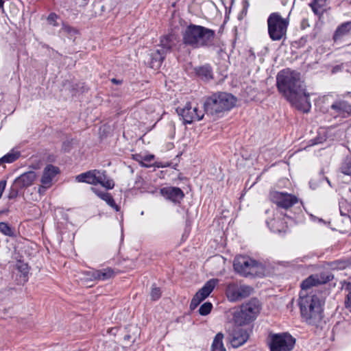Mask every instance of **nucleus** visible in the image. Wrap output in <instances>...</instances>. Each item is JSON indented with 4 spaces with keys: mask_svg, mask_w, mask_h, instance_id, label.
<instances>
[{
    "mask_svg": "<svg viewBox=\"0 0 351 351\" xmlns=\"http://www.w3.org/2000/svg\"><path fill=\"white\" fill-rule=\"evenodd\" d=\"M277 86L280 93L297 109L308 112L311 107L309 95L300 73L289 69L280 71L277 75Z\"/></svg>",
    "mask_w": 351,
    "mask_h": 351,
    "instance_id": "f257e3e1",
    "label": "nucleus"
},
{
    "mask_svg": "<svg viewBox=\"0 0 351 351\" xmlns=\"http://www.w3.org/2000/svg\"><path fill=\"white\" fill-rule=\"evenodd\" d=\"M324 304L321 293L306 295L304 291L300 292L298 305L301 316L308 325L317 326L321 323L323 319Z\"/></svg>",
    "mask_w": 351,
    "mask_h": 351,
    "instance_id": "f03ea898",
    "label": "nucleus"
},
{
    "mask_svg": "<svg viewBox=\"0 0 351 351\" xmlns=\"http://www.w3.org/2000/svg\"><path fill=\"white\" fill-rule=\"evenodd\" d=\"M215 31L190 23L182 32V43L192 49L209 47L213 45Z\"/></svg>",
    "mask_w": 351,
    "mask_h": 351,
    "instance_id": "7ed1b4c3",
    "label": "nucleus"
},
{
    "mask_svg": "<svg viewBox=\"0 0 351 351\" xmlns=\"http://www.w3.org/2000/svg\"><path fill=\"white\" fill-rule=\"evenodd\" d=\"M237 98L232 94L218 92L208 97L204 104V112L212 116L221 117L230 110L235 105Z\"/></svg>",
    "mask_w": 351,
    "mask_h": 351,
    "instance_id": "20e7f679",
    "label": "nucleus"
},
{
    "mask_svg": "<svg viewBox=\"0 0 351 351\" xmlns=\"http://www.w3.org/2000/svg\"><path fill=\"white\" fill-rule=\"evenodd\" d=\"M233 266L237 273L245 277H261L264 275L263 265L248 256H236Z\"/></svg>",
    "mask_w": 351,
    "mask_h": 351,
    "instance_id": "39448f33",
    "label": "nucleus"
},
{
    "mask_svg": "<svg viewBox=\"0 0 351 351\" xmlns=\"http://www.w3.org/2000/svg\"><path fill=\"white\" fill-rule=\"evenodd\" d=\"M267 23L268 34L272 40H280L286 36L289 21L288 19L282 18L279 12L270 14Z\"/></svg>",
    "mask_w": 351,
    "mask_h": 351,
    "instance_id": "423d86ee",
    "label": "nucleus"
},
{
    "mask_svg": "<svg viewBox=\"0 0 351 351\" xmlns=\"http://www.w3.org/2000/svg\"><path fill=\"white\" fill-rule=\"evenodd\" d=\"M261 310V304L256 298H252L243 304L239 312L234 315L235 322L241 326L254 320Z\"/></svg>",
    "mask_w": 351,
    "mask_h": 351,
    "instance_id": "0eeeda50",
    "label": "nucleus"
},
{
    "mask_svg": "<svg viewBox=\"0 0 351 351\" xmlns=\"http://www.w3.org/2000/svg\"><path fill=\"white\" fill-rule=\"evenodd\" d=\"M75 180L78 182H86L93 185L100 184L107 189H112L114 186L113 180L107 178L106 171L96 169L77 175Z\"/></svg>",
    "mask_w": 351,
    "mask_h": 351,
    "instance_id": "6e6552de",
    "label": "nucleus"
},
{
    "mask_svg": "<svg viewBox=\"0 0 351 351\" xmlns=\"http://www.w3.org/2000/svg\"><path fill=\"white\" fill-rule=\"evenodd\" d=\"M270 351H291L295 339L289 332L270 333L269 335Z\"/></svg>",
    "mask_w": 351,
    "mask_h": 351,
    "instance_id": "1a4fd4ad",
    "label": "nucleus"
},
{
    "mask_svg": "<svg viewBox=\"0 0 351 351\" xmlns=\"http://www.w3.org/2000/svg\"><path fill=\"white\" fill-rule=\"evenodd\" d=\"M253 290L250 286L231 282L226 287V294L229 301L236 302L250 296Z\"/></svg>",
    "mask_w": 351,
    "mask_h": 351,
    "instance_id": "9d476101",
    "label": "nucleus"
},
{
    "mask_svg": "<svg viewBox=\"0 0 351 351\" xmlns=\"http://www.w3.org/2000/svg\"><path fill=\"white\" fill-rule=\"evenodd\" d=\"M271 201L277 206L288 209L298 202V198L292 194L277 191H271L269 195Z\"/></svg>",
    "mask_w": 351,
    "mask_h": 351,
    "instance_id": "9b49d317",
    "label": "nucleus"
},
{
    "mask_svg": "<svg viewBox=\"0 0 351 351\" xmlns=\"http://www.w3.org/2000/svg\"><path fill=\"white\" fill-rule=\"evenodd\" d=\"M176 112L183 119L184 124H191L194 121H199L204 117V113L197 108H192L190 103H186L184 108L178 107Z\"/></svg>",
    "mask_w": 351,
    "mask_h": 351,
    "instance_id": "f8f14e48",
    "label": "nucleus"
},
{
    "mask_svg": "<svg viewBox=\"0 0 351 351\" xmlns=\"http://www.w3.org/2000/svg\"><path fill=\"white\" fill-rule=\"evenodd\" d=\"M218 280L210 279L195 293L190 304L191 309H195L202 301L205 300L213 291Z\"/></svg>",
    "mask_w": 351,
    "mask_h": 351,
    "instance_id": "ddd939ff",
    "label": "nucleus"
},
{
    "mask_svg": "<svg viewBox=\"0 0 351 351\" xmlns=\"http://www.w3.org/2000/svg\"><path fill=\"white\" fill-rule=\"evenodd\" d=\"M328 112L335 117L350 116L351 115V104L343 99H337L332 104Z\"/></svg>",
    "mask_w": 351,
    "mask_h": 351,
    "instance_id": "4468645a",
    "label": "nucleus"
},
{
    "mask_svg": "<svg viewBox=\"0 0 351 351\" xmlns=\"http://www.w3.org/2000/svg\"><path fill=\"white\" fill-rule=\"evenodd\" d=\"M247 331L240 326H234L228 335V340L231 346L237 348L243 345L248 339Z\"/></svg>",
    "mask_w": 351,
    "mask_h": 351,
    "instance_id": "2eb2a0df",
    "label": "nucleus"
},
{
    "mask_svg": "<svg viewBox=\"0 0 351 351\" xmlns=\"http://www.w3.org/2000/svg\"><path fill=\"white\" fill-rule=\"evenodd\" d=\"M36 178V174L33 171H29L17 177L14 182L13 186L16 190L31 186Z\"/></svg>",
    "mask_w": 351,
    "mask_h": 351,
    "instance_id": "dca6fc26",
    "label": "nucleus"
},
{
    "mask_svg": "<svg viewBox=\"0 0 351 351\" xmlns=\"http://www.w3.org/2000/svg\"><path fill=\"white\" fill-rule=\"evenodd\" d=\"M161 195L175 203L180 202L184 197L183 191L178 187L167 186L160 189Z\"/></svg>",
    "mask_w": 351,
    "mask_h": 351,
    "instance_id": "f3484780",
    "label": "nucleus"
},
{
    "mask_svg": "<svg viewBox=\"0 0 351 351\" xmlns=\"http://www.w3.org/2000/svg\"><path fill=\"white\" fill-rule=\"evenodd\" d=\"M59 173V169L52 165H47L43 170V173L40 180L42 184L45 188H49L51 186L53 179Z\"/></svg>",
    "mask_w": 351,
    "mask_h": 351,
    "instance_id": "a211bd4d",
    "label": "nucleus"
},
{
    "mask_svg": "<svg viewBox=\"0 0 351 351\" xmlns=\"http://www.w3.org/2000/svg\"><path fill=\"white\" fill-rule=\"evenodd\" d=\"M166 55L167 53L156 48L150 53V66L154 69H159L165 60Z\"/></svg>",
    "mask_w": 351,
    "mask_h": 351,
    "instance_id": "6ab92c4d",
    "label": "nucleus"
},
{
    "mask_svg": "<svg viewBox=\"0 0 351 351\" xmlns=\"http://www.w3.org/2000/svg\"><path fill=\"white\" fill-rule=\"evenodd\" d=\"M351 32V21L343 23L339 25L334 34L333 40L335 42H338L342 40L344 36H348Z\"/></svg>",
    "mask_w": 351,
    "mask_h": 351,
    "instance_id": "aec40b11",
    "label": "nucleus"
},
{
    "mask_svg": "<svg viewBox=\"0 0 351 351\" xmlns=\"http://www.w3.org/2000/svg\"><path fill=\"white\" fill-rule=\"evenodd\" d=\"M319 280L318 278L314 277L313 276H310L306 279L303 280L301 283V291H304V293H306V295H310L313 293H319L317 291L310 290L313 286H315L317 284H319Z\"/></svg>",
    "mask_w": 351,
    "mask_h": 351,
    "instance_id": "412c9836",
    "label": "nucleus"
},
{
    "mask_svg": "<svg viewBox=\"0 0 351 351\" xmlns=\"http://www.w3.org/2000/svg\"><path fill=\"white\" fill-rule=\"evenodd\" d=\"M195 74L204 81L213 79V70L209 64L195 68Z\"/></svg>",
    "mask_w": 351,
    "mask_h": 351,
    "instance_id": "4be33fe9",
    "label": "nucleus"
},
{
    "mask_svg": "<svg viewBox=\"0 0 351 351\" xmlns=\"http://www.w3.org/2000/svg\"><path fill=\"white\" fill-rule=\"evenodd\" d=\"M90 189L99 197L105 201L110 207L114 208L117 211H119V208L116 204L113 197L110 193L100 191L95 187H91Z\"/></svg>",
    "mask_w": 351,
    "mask_h": 351,
    "instance_id": "5701e85b",
    "label": "nucleus"
},
{
    "mask_svg": "<svg viewBox=\"0 0 351 351\" xmlns=\"http://www.w3.org/2000/svg\"><path fill=\"white\" fill-rule=\"evenodd\" d=\"M172 37L173 36L171 35H166L162 36L160 38V45L158 46L157 49H159L165 53L170 52L173 45Z\"/></svg>",
    "mask_w": 351,
    "mask_h": 351,
    "instance_id": "b1692460",
    "label": "nucleus"
},
{
    "mask_svg": "<svg viewBox=\"0 0 351 351\" xmlns=\"http://www.w3.org/2000/svg\"><path fill=\"white\" fill-rule=\"evenodd\" d=\"M223 338L224 335L222 332H218L213 339L210 351H226L223 343Z\"/></svg>",
    "mask_w": 351,
    "mask_h": 351,
    "instance_id": "393cba45",
    "label": "nucleus"
},
{
    "mask_svg": "<svg viewBox=\"0 0 351 351\" xmlns=\"http://www.w3.org/2000/svg\"><path fill=\"white\" fill-rule=\"evenodd\" d=\"M115 275L114 269L110 267L104 268L102 269H97V281H106Z\"/></svg>",
    "mask_w": 351,
    "mask_h": 351,
    "instance_id": "a878e982",
    "label": "nucleus"
},
{
    "mask_svg": "<svg viewBox=\"0 0 351 351\" xmlns=\"http://www.w3.org/2000/svg\"><path fill=\"white\" fill-rule=\"evenodd\" d=\"M342 289L347 292L344 302L345 306L351 311V283L344 282Z\"/></svg>",
    "mask_w": 351,
    "mask_h": 351,
    "instance_id": "bb28decb",
    "label": "nucleus"
},
{
    "mask_svg": "<svg viewBox=\"0 0 351 351\" xmlns=\"http://www.w3.org/2000/svg\"><path fill=\"white\" fill-rule=\"evenodd\" d=\"M20 156L19 152L12 150L1 158L3 163H11L16 160Z\"/></svg>",
    "mask_w": 351,
    "mask_h": 351,
    "instance_id": "cd10ccee",
    "label": "nucleus"
},
{
    "mask_svg": "<svg viewBox=\"0 0 351 351\" xmlns=\"http://www.w3.org/2000/svg\"><path fill=\"white\" fill-rule=\"evenodd\" d=\"M0 232L5 236L15 237V230L8 223L0 222Z\"/></svg>",
    "mask_w": 351,
    "mask_h": 351,
    "instance_id": "c85d7f7f",
    "label": "nucleus"
},
{
    "mask_svg": "<svg viewBox=\"0 0 351 351\" xmlns=\"http://www.w3.org/2000/svg\"><path fill=\"white\" fill-rule=\"evenodd\" d=\"M341 171L345 175L351 176V157H347L343 161Z\"/></svg>",
    "mask_w": 351,
    "mask_h": 351,
    "instance_id": "c756f323",
    "label": "nucleus"
},
{
    "mask_svg": "<svg viewBox=\"0 0 351 351\" xmlns=\"http://www.w3.org/2000/svg\"><path fill=\"white\" fill-rule=\"evenodd\" d=\"M349 265L346 261L337 260L332 262L330 265V268L332 269L342 270L346 269Z\"/></svg>",
    "mask_w": 351,
    "mask_h": 351,
    "instance_id": "7c9ffc66",
    "label": "nucleus"
},
{
    "mask_svg": "<svg viewBox=\"0 0 351 351\" xmlns=\"http://www.w3.org/2000/svg\"><path fill=\"white\" fill-rule=\"evenodd\" d=\"M83 274L86 280L97 282V269H92L88 271H85Z\"/></svg>",
    "mask_w": 351,
    "mask_h": 351,
    "instance_id": "2f4dec72",
    "label": "nucleus"
},
{
    "mask_svg": "<svg viewBox=\"0 0 351 351\" xmlns=\"http://www.w3.org/2000/svg\"><path fill=\"white\" fill-rule=\"evenodd\" d=\"M16 269L20 271L24 276H27L29 272L28 265L23 261H19L16 265Z\"/></svg>",
    "mask_w": 351,
    "mask_h": 351,
    "instance_id": "473e14b6",
    "label": "nucleus"
},
{
    "mask_svg": "<svg viewBox=\"0 0 351 351\" xmlns=\"http://www.w3.org/2000/svg\"><path fill=\"white\" fill-rule=\"evenodd\" d=\"M322 0H313V1L309 4L313 12L319 15L321 14L320 9L323 6V4L320 3Z\"/></svg>",
    "mask_w": 351,
    "mask_h": 351,
    "instance_id": "72a5a7b5",
    "label": "nucleus"
},
{
    "mask_svg": "<svg viewBox=\"0 0 351 351\" xmlns=\"http://www.w3.org/2000/svg\"><path fill=\"white\" fill-rule=\"evenodd\" d=\"M212 307L210 302H205L199 308V313L201 315H206L210 312Z\"/></svg>",
    "mask_w": 351,
    "mask_h": 351,
    "instance_id": "f704fd0d",
    "label": "nucleus"
},
{
    "mask_svg": "<svg viewBox=\"0 0 351 351\" xmlns=\"http://www.w3.org/2000/svg\"><path fill=\"white\" fill-rule=\"evenodd\" d=\"M150 296L152 300H157L161 296V291L160 288L156 287L155 286H152Z\"/></svg>",
    "mask_w": 351,
    "mask_h": 351,
    "instance_id": "c9c22d12",
    "label": "nucleus"
},
{
    "mask_svg": "<svg viewBox=\"0 0 351 351\" xmlns=\"http://www.w3.org/2000/svg\"><path fill=\"white\" fill-rule=\"evenodd\" d=\"M58 18V15L56 13L52 12V13L49 14L47 20L49 25H51L53 26H58V23H57Z\"/></svg>",
    "mask_w": 351,
    "mask_h": 351,
    "instance_id": "e433bc0d",
    "label": "nucleus"
},
{
    "mask_svg": "<svg viewBox=\"0 0 351 351\" xmlns=\"http://www.w3.org/2000/svg\"><path fill=\"white\" fill-rule=\"evenodd\" d=\"M277 221L276 220H272L270 222H267V226L269 227V228L271 229V231L276 232H280V230L279 229H277V228H274V224L276 223Z\"/></svg>",
    "mask_w": 351,
    "mask_h": 351,
    "instance_id": "4c0bfd02",
    "label": "nucleus"
},
{
    "mask_svg": "<svg viewBox=\"0 0 351 351\" xmlns=\"http://www.w3.org/2000/svg\"><path fill=\"white\" fill-rule=\"evenodd\" d=\"M154 158V156L152 155V154L145 155L143 157H142V159H143V161L148 162H149L152 160H153Z\"/></svg>",
    "mask_w": 351,
    "mask_h": 351,
    "instance_id": "58836bf2",
    "label": "nucleus"
},
{
    "mask_svg": "<svg viewBox=\"0 0 351 351\" xmlns=\"http://www.w3.org/2000/svg\"><path fill=\"white\" fill-rule=\"evenodd\" d=\"M47 189V188L44 187V185H43V184H42V185L38 188V193H43V192L45 191V189Z\"/></svg>",
    "mask_w": 351,
    "mask_h": 351,
    "instance_id": "ea45409f",
    "label": "nucleus"
},
{
    "mask_svg": "<svg viewBox=\"0 0 351 351\" xmlns=\"http://www.w3.org/2000/svg\"><path fill=\"white\" fill-rule=\"evenodd\" d=\"M309 184H310L311 188H312L313 189H315L317 187V185L314 183L313 180H311L309 182Z\"/></svg>",
    "mask_w": 351,
    "mask_h": 351,
    "instance_id": "a19ab883",
    "label": "nucleus"
},
{
    "mask_svg": "<svg viewBox=\"0 0 351 351\" xmlns=\"http://www.w3.org/2000/svg\"><path fill=\"white\" fill-rule=\"evenodd\" d=\"M322 141L319 139L315 138L313 140V145L319 144L322 143Z\"/></svg>",
    "mask_w": 351,
    "mask_h": 351,
    "instance_id": "79ce46f5",
    "label": "nucleus"
},
{
    "mask_svg": "<svg viewBox=\"0 0 351 351\" xmlns=\"http://www.w3.org/2000/svg\"><path fill=\"white\" fill-rule=\"evenodd\" d=\"M143 181V179L141 177H138L136 180V184L138 186V183Z\"/></svg>",
    "mask_w": 351,
    "mask_h": 351,
    "instance_id": "37998d69",
    "label": "nucleus"
},
{
    "mask_svg": "<svg viewBox=\"0 0 351 351\" xmlns=\"http://www.w3.org/2000/svg\"><path fill=\"white\" fill-rule=\"evenodd\" d=\"M340 213H341V215H345V216L347 215V214L343 213V211L342 210V206L341 205H340Z\"/></svg>",
    "mask_w": 351,
    "mask_h": 351,
    "instance_id": "c03bdc74",
    "label": "nucleus"
},
{
    "mask_svg": "<svg viewBox=\"0 0 351 351\" xmlns=\"http://www.w3.org/2000/svg\"><path fill=\"white\" fill-rule=\"evenodd\" d=\"M4 1L0 0V9L3 8Z\"/></svg>",
    "mask_w": 351,
    "mask_h": 351,
    "instance_id": "a18cd8bd",
    "label": "nucleus"
},
{
    "mask_svg": "<svg viewBox=\"0 0 351 351\" xmlns=\"http://www.w3.org/2000/svg\"><path fill=\"white\" fill-rule=\"evenodd\" d=\"M141 166H143V167H149V165L144 163L143 161L141 162Z\"/></svg>",
    "mask_w": 351,
    "mask_h": 351,
    "instance_id": "49530a36",
    "label": "nucleus"
},
{
    "mask_svg": "<svg viewBox=\"0 0 351 351\" xmlns=\"http://www.w3.org/2000/svg\"><path fill=\"white\" fill-rule=\"evenodd\" d=\"M112 82L113 83H114V84H119V81H118V80H116V79H114V78H113V79L112 80Z\"/></svg>",
    "mask_w": 351,
    "mask_h": 351,
    "instance_id": "de8ad7c7",
    "label": "nucleus"
},
{
    "mask_svg": "<svg viewBox=\"0 0 351 351\" xmlns=\"http://www.w3.org/2000/svg\"><path fill=\"white\" fill-rule=\"evenodd\" d=\"M167 166H168V165H156L157 167H167Z\"/></svg>",
    "mask_w": 351,
    "mask_h": 351,
    "instance_id": "09e8293b",
    "label": "nucleus"
},
{
    "mask_svg": "<svg viewBox=\"0 0 351 351\" xmlns=\"http://www.w3.org/2000/svg\"><path fill=\"white\" fill-rule=\"evenodd\" d=\"M130 335H125V337H124V339H130Z\"/></svg>",
    "mask_w": 351,
    "mask_h": 351,
    "instance_id": "8fccbe9b",
    "label": "nucleus"
},
{
    "mask_svg": "<svg viewBox=\"0 0 351 351\" xmlns=\"http://www.w3.org/2000/svg\"><path fill=\"white\" fill-rule=\"evenodd\" d=\"M3 162L1 160V158H0V165H2Z\"/></svg>",
    "mask_w": 351,
    "mask_h": 351,
    "instance_id": "3c124183",
    "label": "nucleus"
},
{
    "mask_svg": "<svg viewBox=\"0 0 351 351\" xmlns=\"http://www.w3.org/2000/svg\"><path fill=\"white\" fill-rule=\"evenodd\" d=\"M326 180L327 182H328L329 184H330V181L328 180V178H326Z\"/></svg>",
    "mask_w": 351,
    "mask_h": 351,
    "instance_id": "603ef678",
    "label": "nucleus"
},
{
    "mask_svg": "<svg viewBox=\"0 0 351 351\" xmlns=\"http://www.w3.org/2000/svg\"><path fill=\"white\" fill-rule=\"evenodd\" d=\"M319 221H322H322H323L322 219H319Z\"/></svg>",
    "mask_w": 351,
    "mask_h": 351,
    "instance_id": "864d4df0",
    "label": "nucleus"
}]
</instances>
